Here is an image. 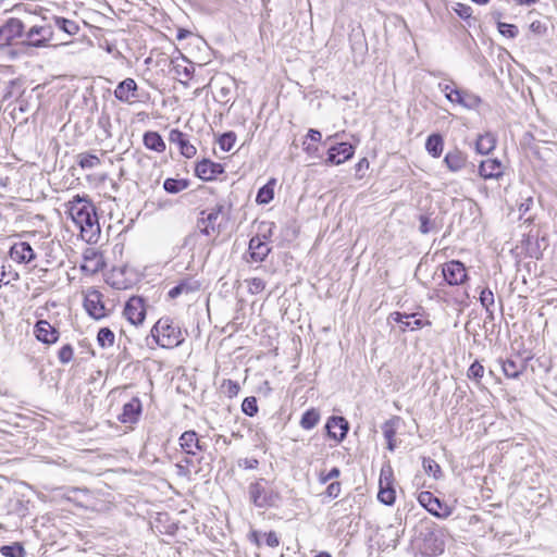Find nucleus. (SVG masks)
Here are the masks:
<instances>
[{"label":"nucleus","instance_id":"49","mask_svg":"<svg viewBox=\"0 0 557 557\" xmlns=\"http://www.w3.org/2000/svg\"><path fill=\"white\" fill-rule=\"evenodd\" d=\"M248 290L250 294H259L264 290L265 282L260 277H252L246 280Z\"/></svg>","mask_w":557,"mask_h":557},{"label":"nucleus","instance_id":"52","mask_svg":"<svg viewBox=\"0 0 557 557\" xmlns=\"http://www.w3.org/2000/svg\"><path fill=\"white\" fill-rule=\"evenodd\" d=\"M230 94H231V82L227 81L226 84L222 85L216 92V101L221 103H227L230 101Z\"/></svg>","mask_w":557,"mask_h":557},{"label":"nucleus","instance_id":"26","mask_svg":"<svg viewBox=\"0 0 557 557\" xmlns=\"http://www.w3.org/2000/svg\"><path fill=\"white\" fill-rule=\"evenodd\" d=\"M479 174L487 178H497L503 174V164L497 159L483 160L479 165Z\"/></svg>","mask_w":557,"mask_h":557},{"label":"nucleus","instance_id":"21","mask_svg":"<svg viewBox=\"0 0 557 557\" xmlns=\"http://www.w3.org/2000/svg\"><path fill=\"white\" fill-rule=\"evenodd\" d=\"M35 336L44 344H54L59 339V331L46 320H39L35 324Z\"/></svg>","mask_w":557,"mask_h":557},{"label":"nucleus","instance_id":"14","mask_svg":"<svg viewBox=\"0 0 557 557\" xmlns=\"http://www.w3.org/2000/svg\"><path fill=\"white\" fill-rule=\"evenodd\" d=\"M114 97L124 103H133L139 97L135 79L127 77L120 82L114 89Z\"/></svg>","mask_w":557,"mask_h":557},{"label":"nucleus","instance_id":"15","mask_svg":"<svg viewBox=\"0 0 557 557\" xmlns=\"http://www.w3.org/2000/svg\"><path fill=\"white\" fill-rule=\"evenodd\" d=\"M446 99L453 103H458L470 110L478 109L482 102V99L479 96L462 89L450 90L447 92Z\"/></svg>","mask_w":557,"mask_h":557},{"label":"nucleus","instance_id":"37","mask_svg":"<svg viewBox=\"0 0 557 557\" xmlns=\"http://www.w3.org/2000/svg\"><path fill=\"white\" fill-rule=\"evenodd\" d=\"M53 20L55 26L67 35H75L79 30V26L75 21L61 16H54Z\"/></svg>","mask_w":557,"mask_h":557},{"label":"nucleus","instance_id":"11","mask_svg":"<svg viewBox=\"0 0 557 557\" xmlns=\"http://www.w3.org/2000/svg\"><path fill=\"white\" fill-rule=\"evenodd\" d=\"M102 297V294L97 289L88 290L85 296L84 308L95 320H100L107 315Z\"/></svg>","mask_w":557,"mask_h":557},{"label":"nucleus","instance_id":"38","mask_svg":"<svg viewBox=\"0 0 557 557\" xmlns=\"http://www.w3.org/2000/svg\"><path fill=\"white\" fill-rule=\"evenodd\" d=\"M76 159H77V164L83 170L95 169L101 163L100 159L96 154L88 153V152L78 153Z\"/></svg>","mask_w":557,"mask_h":557},{"label":"nucleus","instance_id":"8","mask_svg":"<svg viewBox=\"0 0 557 557\" xmlns=\"http://www.w3.org/2000/svg\"><path fill=\"white\" fill-rule=\"evenodd\" d=\"M249 496L257 507L274 506L278 499V494L267 490L260 481L249 485Z\"/></svg>","mask_w":557,"mask_h":557},{"label":"nucleus","instance_id":"56","mask_svg":"<svg viewBox=\"0 0 557 557\" xmlns=\"http://www.w3.org/2000/svg\"><path fill=\"white\" fill-rule=\"evenodd\" d=\"M265 544L270 547H277L280 545V539L274 531L264 533Z\"/></svg>","mask_w":557,"mask_h":557},{"label":"nucleus","instance_id":"28","mask_svg":"<svg viewBox=\"0 0 557 557\" xmlns=\"http://www.w3.org/2000/svg\"><path fill=\"white\" fill-rule=\"evenodd\" d=\"M498 362L502 367L504 375L508 379H518L527 368L525 362L522 360L517 361L513 359H499Z\"/></svg>","mask_w":557,"mask_h":557},{"label":"nucleus","instance_id":"23","mask_svg":"<svg viewBox=\"0 0 557 557\" xmlns=\"http://www.w3.org/2000/svg\"><path fill=\"white\" fill-rule=\"evenodd\" d=\"M169 141L172 143V144L177 145L178 148H180V152L185 158L190 159L197 152L196 147L189 143V140L187 139L186 134H184L180 129L175 128V129H172L170 132V134H169Z\"/></svg>","mask_w":557,"mask_h":557},{"label":"nucleus","instance_id":"61","mask_svg":"<svg viewBox=\"0 0 557 557\" xmlns=\"http://www.w3.org/2000/svg\"><path fill=\"white\" fill-rule=\"evenodd\" d=\"M304 150L309 156H317L318 152V146L313 144H308L307 141L302 143Z\"/></svg>","mask_w":557,"mask_h":557},{"label":"nucleus","instance_id":"22","mask_svg":"<svg viewBox=\"0 0 557 557\" xmlns=\"http://www.w3.org/2000/svg\"><path fill=\"white\" fill-rule=\"evenodd\" d=\"M10 257L18 263H30L36 259V253L29 243L20 242L10 248Z\"/></svg>","mask_w":557,"mask_h":557},{"label":"nucleus","instance_id":"63","mask_svg":"<svg viewBox=\"0 0 557 557\" xmlns=\"http://www.w3.org/2000/svg\"><path fill=\"white\" fill-rule=\"evenodd\" d=\"M249 540L255 543L258 547L261 545L260 542V533L256 530L251 531L249 534Z\"/></svg>","mask_w":557,"mask_h":557},{"label":"nucleus","instance_id":"43","mask_svg":"<svg viewBox=\"0 0 557 557\" xmlns=\"http://www.w3.org/2000/svg\"><path fill=\"white\" fill-rule=\"evenodd\" d=\"M219 146L223 151H230L236 143V134L234 132L223 133L218 139Z\"/></svg>","mask_w":557,"mask_h":557},{"label":"nucleus","instance_id":"45","mask_svg":"<svg viewBox=\"0 0 557 557\" xmlns=\"http://www.w3.org/2000/svg\"><path fill=\"white\" fill-rule=\"evenodd\" d=\"M242 410L245 414L253 417L258 412L257 399L253 396L246 397L242 404Z\"/></svg>","mask_w":557,"mask_h":557},{"label":"nucleus","instance_id":"2","mask_svg":"<svg viewBox=\"0 0 557 557\" xmlns=\"http://www.w3.org/2000/svg\"><path fill=\"white\" fill-rule=\"evenodd\" d=\"M412 546L423 557L438 556L445 549V533L431 522H420L416 528Z\"/></svg>","mask_w":557,"mask_h":557},{"label":"nucleus","instance_id":"40","mask_svg":"<svg viewBox=\"0 0 557 557\" xmlns=\"http://www.w3.org/2000/svg\"><path fill=\"white\" fill-rule=\"evenodd\" d=\"M0 553L4 557H25L26 552L21 543H13L11 545H3L0 547Z\"/></svg>","mask_w":557,"mask_h":557},{"label":"nucleus","instance_id":"27","mask_svg":"<svg viewBox=\"0 0 557 557\" xmlns=\"http://www.w3.org/2000/svg\"><path fill=\"white\" fill-rule=\"evenodd\" d=\"M270 251L271 249L268 244L262 242L259 236H255L249 240V255L252 261H263Z\"/></svg>","mask_w":557,"mask_h":557},{"label":"nucleus","instance_id":"3","mask_svg":"<svg viewBox=\"0 0 557 557\" xmlns=\"http://www.w3.org/2000/svg\"><path fill=\"white\" fill-rule=\"evenodd\" d=\"M150 335L162 348H174L184 342L181 329L169 318L159 319L152 326Z\"/></svg>","mask_w":557,"mask_h":557},{"label":"nucleus","instance_id":"24","mask_svg":"<svg viewBox=\"0 0 557 557\" xmlns=\"http://www.w3.org/2000/svg\"><path fill=\"white\" fill-rule=\"evenodd\" d=\"M180 445L188 455H196L197 451H203L206 446L198 440L195 431H186L180 437Z\"/></svg>","mask_w":557,"mask_h":557},{"label":"nucleus","instance_id":"18","mask_svg":"<svg viewBox=\"0 0 557 557\" xmlns=\"http://www.w3.org/2000/svg\"><path fill=\"white\" fill-rule=\"evenodd\" d=\"M325 429L327 435L336 442H342L349 430V424L344 417L333 416L329 418Z\"/></svg>","mask_w":557,"mask_h":557},{"label":"nucleus","instance_id":"29","mask_svg":"<svg viewBox=\"0 0 557 557\" xmlns=\"http://www.w3.org/2000/svg\"><path fill=\"white\" fill-rule=\"evenodd\" d=\"M143 141L147 149L153 150L156 152L165 151V143L158 132H146L144 134Z\"/></svg>","mask_w":557,"mask_h":557},{"label":"nucleus","instance_id":"7","mask_svg":"<svg viewBox=\"0 0 557 557\" xmlns=\"http://www.w3.org/2000/svg\"><path fill=\"white\" fill-rule=\"evenodd\" d=\"M418 500L421 506L435 517L447 518L451 515V508L431 492H421Z\"/></svg>","mask_w":557,"mask_h":557},{"label":"nucleus","instance_id":"47","mask_svg":"<svg viewBox=\"0 0 557 557\" xmlns=\"http://www.w3.org/2000/svg\"><path fill=\"white\" fill-rule=\"evenodd\" d=\"M18 280L17 272H14L11 270V267L9 265V270L7 271V267L2 265L0 269V286L1 285H9L12 281Z\"/></svg>","mask_w":557,"mask_h":557},{"label":"nucleus","instance_id":"5","mask_svg":"<svg viewBox=\"0 0 557 557\" xmlns=\"http://www.w3.org/2000/svg\"><path fill=\"white\" fill-rule=\"evenodd\" d=\"M53 29L51 25H33L24 29V38L20 44L28 48H47L51 46Z\"/></svg>","mask_w":557,"mask_h":557},{"label":"nucleus","instance_id":"32","mask_svg":"<svg viewBox=\"0 0 557 557\" xmlns=\"http://www.w3.org/2000/svg\"><path fill=\"white\" fill-rule=\"evenodd\" d=\"M186 64L177 63L174 65L173 70L175 75L178 77L180 83L187 85L188 81L193 77L195 72V66L193 63L188 62L184 59Z\"/></svg>","mask_w":557,"mask_h":557},{"label":"nucleus","instance_id":"64","mask_svg":"<svg viewBox=\"0 0 557 557\" xmlns=\"http://www.w3.org/2000/svg\"><path fill=\"white\" fill-rule=\"evenodd\" d=\"M438 88L445 92V96L447 95V92H449L450 90H459L458 88H454L451 85L449 84H443V83H440L438 84Z\"/></svg>","mask_w":557,"mask_h":557},{"label":"nucleus","instance_id":"62","mask_svg":"<svg viewBox=\"0 0 557 557\" xmlns=\"http://www.w3.org/2000/svg\"><path fill=\"white\" fill-rule=\"evenodd\" d=\"M532 203H533L532 197L525 198L524 201L520 203L519 211L521 213L528 212Z\"/></svg>","mask_w":557,"mask_h":557},{"label":"nucleus","instance_id":"1","mask_svg":"<svg viewBox=\"0 0 557 557\" xmlns=\"http://www.w3.org/2000/svg\"><path fill=\"white\" fill-rule=\"evenodd\" d=\"M67 212L73 222L79 227L82 237L91 239L100 232L96 208L87 196L76 195L67 203Z\"/></svg>","mask_w":557,"mask_h":557},{"label":"nucleus","instance_id":"20","mask_svg":"<svg viewBox=\"0 0 557 557\" xmlns=\"http://www.w3.org/2000/svg\"><path fill=\"white\" fill-rule=\"evenodd\" d=\"M414 314H407V313H400V312H392L388 318L387 322L389 324L396 323L399 325V330L401 332H406L408 330L413 331L418 330L423 326V322L420 319H414Z\"/></svg>","mask_w":557,"mask_h":557},{"label":"nucleus","instance_id":"10","mask_svg":"<svg viewBox=\"0 0 557 557\" xmlns=\"http://www.w3.org/2000/svg\"><path fill=\"white\" fill-rule=\"evenodd\" d=\"M123 314L133 325L141 324L146 317L145 299L140 296L131 297L125 304Z\"/></svg>","mask_w":557,"mask_h":557},{"label":"nucleus","instance_id":"13","mask_svg":"<svg viewBox=\"0 0 557 557\" xmlns=\"http://www.w3.org/2000/svg\"><path fill=\"white\" fill-rule=\"evenodd\" d=\"M83 259L84 262L81 264V271L88 275L97 274L106 267L102 253L94 248L86 249Z\"/></svg>","mask_w":557,"mask_h":557},{"label":"nucleus","instance_id":"50","mask_svg":"<svg viewBox=\"0 0 557 557\" xmlns=\"http://www.w3.org/2000/svg\"><path fill=\"white\" fill-rule=\"evenodd\" d=\"M73 356L74 349L70 344L63 345L58 352L59 361L63 364L69 363L73 359Z\"/></svg>","mask_w":557,"mask_h":557},{"label":"nucleus","instance_id":"39","mask_svg":"<svg viewBox=\"0 0 557 557\" xmlns=\"http://www.w3.org/2000/svg\"><path fill=\"white\" fill-rule=\"evenodd\" d=\"M320 420V414L315 409L307 410L300 420V426L305 430L313 429Z\"/></svg>","mask_w":557,"mask_h":557},{"label":"nucleus","instance_id":"25","mask_svg":"<svg viewBox=\"0 0 557 557\" xmlns=\"http://www.w3.org/2000/svg\"><path fill=\"white\" fill-rule=\"evenodd\" d=\"M444 163L450 172H459L467 166L468 159L466 153L455 148L446 153Z\"/></svg>","mask_w":557,"mask_h":557},{"label":"nucleus","instance_id":"60","mask_svg":"<svg viewBox=\"0 0 557 557\" xmlns=\"http://www.w3.org/2000/svg\"><path fill=\"white\" fill-rule=\"evenodd\" d=\"M307 138H309L313 143H318L321 140L322 135L318 129L310 128L307 133Z\"/></svg>","mask_w":557,"mask_h":557},{"label":"nucleus","instance_id":"46","mask_svg":"<svg viewBox=\"0 0 557 557\" xmlns=\"http://www.w3.org/2000/svg\"><path fill=\"white\" fill-rule=\"evenodd\" d=\"M497 28L498 32L507 38H515L519 33V29L515 24L498 22Z\"/></svg>","mask_w":557,"mask_h":557},{"label":"nucleus","instance_id":"4","mask_svg":"<svg viewBox=\"0 0 557 557\" xmlns=\"http://www.w3.org/2000/svg\"><path fill=\"white\" fill-rule=\"evenodd\" d=\"M405 533V524L403 523L401 513H395L394 521L385 527V539L391 537L389 542L385 544V555L388 557H412L408 547H404L400 552H396L397 543Z\"/></svg>","mask_w":557,"mask_h":557},{"label":"nucleus","instance_id":"53","mask_svg":"<svg viewBox=\"0 0 557 557\" xmlns=\"http://www.w3.org/2000/svg\"><path fill=\"white\" fill-rule=\"evenodd\" d=\"M453 10L462 20H469L472 15V8L468 4L456 3Z\"/></svg>","mask_w":557,"mask_h":557},{"label":"nucleus","instance_id":"55","mask_svg":"<svg viewBox=\"0 0 557 557\" xmlns=\"http://www.w3.org/2000/svg\"><path fill=\"white\" fill-rule=\"evenodd\" d=\"M342 485L339 482H332L325 490V495L330 498H336L341 494Z\"/></svg>","mask_w":557,"mask_h":557},{"label":"nucleus","instance_id":"33","mask_svg":"<svg viewBox=\"0 0 557 557\" xmlns=\"http://www.w3.org/2000/svg\"><path fill=\"white\" fill-rule=\"evenodd\" d=\"M495 137L492 134L486 133L484 135L479 136L475 143V150L480 154H487L495 148Z\"/></svg>","mask_w":557,"mask_h":557},{"label":"nucleus","instance_id":"57","mask_svg":"<svg viewBox=\"0 0 557 557\" xmlns=\"http://www.w3.org/2000/svg\"><path fill=\"white\" fill-rule=\"evenodd\" d=\"M395 490L389 485V483L385 484V506H392L395 502Z\"/></svg>","mask_w":557,"mask_h":557},{"label":"nucleus","instance_id":"19","mask_svg":"<svg viewBox=\"0 0 557 557\" xmlns=\"http://www.w3.org/2000/svg\"><path fill=\"white\" fill-rule=\"evenodd\" d=\"M224 172L221 163L213 162L209 159H203L196 164L195 173L203 181L214 180L218 175Z\"/></svg>","mask_w":557,"mask_h":557},{"label":"nucleus","instance_id":"51","mask_svg":"<svg viewBox=\"0 0 557 557\" xmlns=\"http://www.w3.org/2000/svg\"><path fill=\"white\" fill-rule=\"evenodd\" d=\"M479 300L482 307H484L485 310H488V308H491L495 302L493 292L490 288L482 289Z\"/></svg>","mask_w":557,"mask_h":557},{"label":"nucleus","instance_id":"59","mask_svg":"<svg viewBox=\"0 0 557 557\" xmlns=\"http://www.w3.org/2000/svg\"><path fill=\"white\" fill-rule=\"evenodd\" d=\"M419 230L422 234H428L431 231V221L426 215H420Z\"/></svg>","mask_w":557,"mask_h":557},{"label":"nucleus","instance_id":"6","mask_svg":"<svg viewBox=\"0 0 557 557\" xmlns=\"http://www.w3.org/2000/svg\"><path fill=\"white\" fill-rule=\"evenodd\" d=\"M25 23L18 17H10L0 26V48L20 42L24 38Z\"/></svg>","mask_w":557,"mask_h":557},{"label":"nucleus","instance_id":"12","mask_svg":"<svg viewBox=\"0 0 557 557\" xmlns=\"http://www.w3.org/2000/svg\"><path fill=\"white\" fill-rule=\"evenodd\" d=\"M355 153V148L349 143H339L329 148L327 158L324 163L327 165H338L350 159Z\"/></svg>","mask_w":557,"mask_h":557},{"label":"nucleus","instance_id":"58","mask_svg":"<svg viewBox=\"0 0 557 557\" xmlns=\"http://www.w3.org/2000/svg\"><path fill=\"white\" fill-rule=\"evenodd\" d=\"M399 421V418H395L388 422H385V438H393V435L395 434L394 425Z\"/></svg>","mask_w":557,"mask_h":557},{"label":"nucleus","instance_id":"36","mask_svg":"<svg viewBox=\"0 0 557 557\" xmlns=\"http://www.w3.org/2000/svg\"><path fill=\"white\" fill-rule=\"evenodd\" d=\"M189 181L186 178H172L169 177L163 182V188L169 194H178L180 191L188 188Z\"/></svg>","mask_w":557,"mask_h":557},{"label":"nucleus","instance_id":"35","mask_svg":"<svg viewBox=\"0 0 557 557\" xmlns=\"http://www.w3.org/2000/svg\"><path fill=\"white\" fill-rule=\"evenodd\" d=\"M224 206L223 205H215L210 210H203L200 212L199 223H207L211 224L212 226H218L216 221L219 216L223 213Z\"/></svg>","mask_w":557,"mask_h":557},{"label":"nucleus","instance_id":"42","mask_svg":"<svg viewBox=\"0 0 557 557\" xmlns=\"http://www.w3.org/2000/svg\"><path fill=\"white\" fill-rule=\"evenodd\" d=\"M114 339L115 335L109 327H101L97 334V342L102 348L113 346Z\"/></svg>","mask_w":557,"mask_h":557},{"label":"nucleus","instance_id":"17","mask_svg":"<svg viewBox=\"0 0 557 557\" xmlns=\"http://www.w3.org/2000/svg\"><path fill=\"white\" fill-rule=\"evenodd\" d=\"M213 242L214 240L210 238H201L199 233L194 231L184 238L183 247L189 249L191 257L195 256L196 251L206 252V256H209Z\"/></svg>","mask_w":557,"mask_h":557},{"label":"nucleus","instance_id":"41","mask_svg":"<svg viewBox=\"0 0 557 557\" xmlns=\"http://www.w3.org/2000/svg\"><path fill=\"white\" fill-rule=\"evenodd\" d=\"M422 467L425 473L432 475L434 479H440L443 475L440 465L430 457L422 458Z\"/></svg>","mask_w":557,"mask_h":557},{"label":"nucleus","instance_id":"34","mask_svg":"<svg viewBox=\"0 0 557 557\" xmlns=\"http://www.w3.org/2000/svg\"><path fill=\"white\" fill-rule=\"evenodd\" d=\"M199 285L196 282H191L189 280L182 281L177 285H175L173 288H171L168 293V296L171 299L177 298L182 294H188L191 292L197 290Z\"/></svg>","mask_w":557,"mask_h":557},{"label":"nucleus","instance_id":"31","mask_svg":"<svg viewBox=\"0 0 557 557\" xmlns=\"http://www.w3.org/2000/svg\"><path fill=\"white\" fill-rule=\"evenodd\" d=\"M275 180H270L265 185L259 188L256 197V202L259 205H268L274 198Z\"/></svg>","mask_w":557,"mask_h":557},{"label":"nucleus","instance_id":"54","mask_svg":"<svg viewBox=\"0 0 557 557\" xmlns=\"http://www.w3.org/2000/svg\"><path fill=\"white\" fill-rule=\"evenodd\" d=\"M341 475V470L337 467L332 468L329 472L321 471L319 473V482L325 484L329 481L336 479Z\"/></svg>","mask_w":557,"mask_h":557},{"label":"nucleus","instance_id":"48","mask_svg":"<svg viewBox=\"0 0 557 557\" xmlns=\"http://www.w3.org/2000/svg\"><path fill=\"white\" fill-rule=\"evenodd\" d=\"M484 374V367L475 360L468 369L467 375L470 380L479 382Z\"/></svg>","mask_w":557,"mask_h":557},{"label":"nucleus","instance_id":"9","mask_svg":"<svg viewBox=\"0 0 557 557\" xmlns=\"http://www.w3.org/2000/svg\"><path fill=\"white\" fill-rule=\"evenodd\" d=\"M442 274L444 281L450 286L461 285L468 278L466 267L459 260H451L444 263Z\"/></svg>","mask_w":557,"mask_h":557},{"label":"nucleus","instance_id":"16","mask_svg":"<svg viewBox=\"0 0 557 557\" xmlns=\"http://www.w3.org/2000/svg\"><path fill=\"white\" fill-rule=\"evenodd\" d=\"M143 412V405L138 397H133L128 403L124 404L122 412L117 420L123 424H135L138 422Z\"/></svg>","mask_w":557,"mask_h":557},{"label":"nucleus","instance_id":"44","mask_svg":"<svg viewBox=\"0 0 557 557\" xmlns=\"http://www.w3.org/2000/svg\"><path fill=\"white\" fill-rule=\"evenodd\" d=\"M196 233H199V236L201 238H209L212 234H219L220 228L219 226H212L211 224H202L199 223V220L197 221V230H195Z\"/></svg>","mask_w":557,"mask_h":557},{"label":"nucleus","instance_id":"30","mask_svg":"<svg viewBox=\"0 0 557 557\" xmlns=\"http://www.w3.org/2000/svg\"><path fill=\"white\" fill-rule=\"evenodd\" d=\"M444 139L438 133L432 134L428 137L425 149L433 158H440L443 152Z\"/></svg>","mask_w":557,"mask_h":557}]
</instances>
